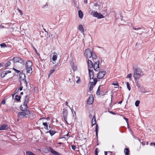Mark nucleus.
Masks as SVG:
<instances>
[{
  "label": "nucleus",
  "mask_w": 155,
  "mask_h": 155,
  "mask_svg": "<svg viewBox=\"0 0 155 155\" xmlns=\"http://www.w3.org/2000/svg\"><path fill=\"white\" fill-rule=\"evenodd\" d=\"M105 74V71H101L99 72L97 74V78L98 79H101L103 78Z\"/></svg>",
  "instance_id": "9d476101"
},
{
  "label": "nucleus",
  "mask_w": 155,
  "mask_h": 155,
  "mask_svg": "<svg viewBox=\"0 0 155 155\" xmlns=\"http://www.w3.org/2000/svg\"><path fill=\"white\" fill-rule=\"evenodd\" d=\"M84 3L85 4H87V0H84Z\"/></svg>",
  "instance_id": "603ef678"
},
{
  "label": "nucleus",
  "mask_w": 155,
  "mask_h": 155,
  "mask_svg": "<svg viewBox=\"0 0 155 155\" xmlns=\"http://www.w3.org/2000/svg\"><path fill=\"white\" fill-rule=\"evenodd\" d=\"M96 118L95 117V115H94L93 117H92V119L91 121V124L92 126L96 124Z\"/></svg>",
  "instance_id": "a211bd4d"
},
{
  "label": "nucleus",
  "mask_w": 155,
  "mask_h": 155,
  "mask_svg": "<svg viewBox=\"0 0 155 155\" xmlns=\"http://www.w3.org/2000/svg\"><path fill=\"white\" fill-rule=\"evenodd\" d=\"M13 69L17 73H18L20 72V71L19 70H17L16 69L13 68Z\"/></svg>",
  "instance_id": "ea45409f"
},
{
  "label": "nucleus",
  "mask_w": 155,
  "mask_h": 155,
  "mask_svg": "<svg viewBox=\"0 0 155 155\" xmlns=\"http://www.w3.org/2000/svg\"><path fill=\"white\" fill-rule=\"evenodd\" d=\"M94 64H93V68L94 70L96 71H98L100 70V68L99 67V60L97 61H94Z\"/></svg>",
  "instance_id": "0eeeda50"
},
{
  "label": "nucleus",
  "mask_w": 155,
  "mask_h": 155,
  "mask_svg": "<svg viewBox=\"0 0 155 155\" xmlns=\"http://www.w3.org/2000/svg\"><path fill=\"white\" fill-rule=\"evenodd\" d=\"M140 103V101H137L135 102V105L136 107L139 106V104Z\"/></svg>",
  "instance_id": "4c0bfd02"
},
{
  "label": "nucleus",
  "mask_w": 155,
  "mask_h": 155,
  "mask_svg": "<svg viewBox=\"0 0 155 155\" xmlns=\"http://www.w3.org/2000/svg\"><path fill=\"white\" fill-rule=\"evenodd\" d=\"M3 72L5 73V75L7 74L10 73L11 72L9 71H3Z\"/></svg>",
  "instance_id": "79ce46f5"
},
{
  "label": "nucleus",
  "mask_w": 155,
  "mask_h": 155,
  "mask_svg": "<svg viewBox=\"0 0 155 155\" xmlns=\"http://www.w3.org/2000/svg\"><path fill=\"white\" fill-rule=\"evenodd\" d=\"M20 94L21 95H22L23 94V92H21V93H20Z\"/></svg>",
  "instance_id": "680f3d73"
},
{
  "label": "nucleus",
  "mask_w": 155,
  "mask_h": 155,
  "mask_svg": "<svg viewBox=\"0 0 155 155\" xmlns=\"http://www.w3.org/2000/svg\"><path fill=\"white\" fill-rule=\"evenodd\" d=\"M68 102L67 101H66V102H65V105H67V106H68Z\"/></svg>",
  "instance_id": "13d9d810"
},
{
  "label": "nucleus",
  "mask_w": 155,
  "mask_h": 155,
  "mask_svg": "<svg viewBox=\"0 0 155 155\" xmlns=\"http://www.w3.org/2000/svg\"><path fill=\"white\" fill-rule=\"evenodd\" d=\"M126 84H127V88L129 90V91L131 89V87H130V84H129V82H126Z\"/></svg>",
  "instance_id": "f704fd0d"
},
{
  "label": "nucleus",
  "mask_w": 155,
  "mask_h": 155,
  "mask_svg": "<svg viewBox=\"0 0 155 155\" xmlns=\"http://www.w3.org/2000/svg\"><path fill=\"white\" fill-rule=\"evenodd\" d=\"M19 76L20 78L21 79H22V77H24V78H25V74H23L22 73H20L19 74Z\"/></svg>",
  "instance_id": "72a5a7b5"
},
{
  "label": "nucleus",
  "mask_w": 155,
  "mask_h": 155,
  "mask_svg": "<svg viewBox=\"0 0 155 155\" xmlns=\"http://www.w3.org/2000/svg\"><path fill=\"white\" fill-rule=\"evenodd\" d=\"M23 88V87L22 85V84L21 82L20 84V87L18 88V89H16L15 91V94H19L18 91H21L22 90V89Z\"/></svg>",
  "instance_id": "f3484780"
},
{
  "label": "nucleus",
  "mask_w": 155,
  "mask_h": 155,
  "mask_svg": "<svg viewBox=\"0 0 155 155\" xmlns=\"http://www.w3.org/2000/svg\"><path fill=\"white\" fill-rule=\"evenodd\" d=\"M54 155L52 154V155Z\"/></svg>",
  "instance_id": "338daca9"
},
{
  "label": "nucleus",
  "mask_w": 155,
  "mask_h": 155,
  "mask_svg": "<svg viewBox=\"0 0 155 155\" xmlns=\"http://www.w3.org/2000/svg\"><path fill=\"white\" fill-rule=\"evenodd\" d=\"M132 74L130 73L128 74L127 77V78H130L132 77Z\"/></svg>",
  "instance_id": "a18cd8bd"
},
{
  "label": "nucleus",
  "mask_w": 155,
  "mask_h": 155,
  "mask_svg": "<svg viewBox=\"0 0 155 155\" xmlns=\"http://www.w3.org/2000/svg\"><path fill=\"white\" fill-rule=\"evenodd\" d=\"M89 77L91 81H94V85H95L97 82V80L96 78H94V71L92 70L89 69Z\"/></svg>",
  "instance_id": "39448f33"
},
{
  "label": "nucleus",
  "mask_w": 155,
  "mask_h": 155,
  "mask_svg": "<svg viewBox=\"0 0 155 155\" xmlns=\"http://www.w3.org/2000/svg\"><path fill=\"white\" fill-rule=\"evenodd\" d=\"M144 73L140 68H137L134 71L133 77L135 81L139 79L140 78L144 75Z\"/></svg>",
  "instance_id": "f257e3e1"
},
{
  "label": "nucleus",
  "mask_w": 155,
  "mask_h": 155,
  "mask_svg": "<svg viewBox=\"0 0 155 155\" xmlns=\"http://www.w3.org/2000/svg\"><path fill=\"white\" fill-rule=\"evenodd\" d=\"M59 144H62V143H59Z\"/></svg>",
  "instance_id": "e2e57ef3"
},
{
  "label": "nucleus",
  "mask_w": 155,
  "mask_h": 155,
  "mask_svg": "<svg viewBox=\"0 0 155 155\" xmlns=\"http://www.w3.org/2000/svg\"><path fill=\"white\" fill-rule=\"evenodd\" d=\"M93 53L89 48L86 49L84 51V55L87 58H90L91 57Z\"/></svg>",
  "instance_id": "423d86ee"
},
{
  "label": "nucleus",
  "mask_w": 155,
  "mask_h": 155,
  "mask_svg": "<svg viewBox=\"0 0 155 155\" xmlns=\"http://www.w3.org/2000/svg\"><path fill=\"white\" fill-rule=\"evenodd\" d=\"M78 28L79 30L81 32V33H84V29L83 27L81 25H79Z\"/></svg>",
  "instance_id": "6ab92c4d"
},
{
  "label": "nucleus",
  "mask_w": 155,
  "mask_h": 155,
  "mask_svg": "<svg viewBox=\"0 0 155 155\" xmlns=\"http://www.w3.org/2000/svg\"><path fill=\"white\" fill-rule=\"evenodd\" d=\"M93 15L95 17H97L100 18H103V16L100 13H98L96 12L94 13Z\"/></svg>",
  "instance_id": "ddd939ff"
},
{
  "label": "nucleus",
  "mask_w": 155,
  "mask_h": 155,
  "mask_svg": "<svg viewBox=\"0 0 155 155\" xmlns=\"http://www.w3.org/2000/svg\"><path fill=\"white\" fill-rule=\"evenodd\" d=\"M150 145H155V142L154 143H151L150 144Z\"/></svg>",
  "instance_id": "3c124183"
},
{
  "label": "nucleus",
  "mask_w": 155,
  "mask_h": 155,
  "mask_svg": "<svg viewBox=\"0 0 155 155\" xmlns=\"http://www.w3.org/2000/svg\"><path fill=\"white\" fill-rule=\"evenodd\" d=\"M21 80L22 81L24 84H25V86L27 87V83L25 80V78H22V79H21Z\"/></svg>",
  "instance_id": "a878e982"
},
{
  "label": "nucleus",
  "mask_w": 155,
  "mask_h": 155,
  "mask_svg": "<svg viewBox=\"0 0 155 155\" xmlns=\"http://www.w3.org/2000/svg\"><path fill=\"white\" fill-rule=\"evenodd\" d=\"M10 62L9 61H7L5 64V67H7L9 66L10 65Z\"/></svg>",
  "instance_id": "e433bc0d"
},
{
  "label": "nucleus",
  "mask_w": 155,
  "mask_h": 155,
  "mask_svg": "<svg viewBox=\"0 0 155 155\" xmlns=\"http://www.w3.org/2000/svg\"><path fill=\"white\" fill-rule=\"evenodd\" d=\"M45 119V117L41 118H40L39 120H42V119Z\"/></svg>",
  "instance_id": "bf43d9fd"
},
{
  "label": "nucleus",
  "mask_w": 155,
  "mask_h": 155,
  "mask_svg": "<svg viewBox=\"0 0 155 155\" xmlns=\"http://www.w3.org/2000/svg\"><path fill=\"white\" fill-rule=\"evenodd\" d=\"M13 60L14 62H18L20 63H22L23 62V60L19 57H15L13 58Z\"/></svg>",
  "instance_id": "1a4fd4ad"
},
{
  "label": "nucleus",
  "mask_w": 155,
  "mask_h": 155,
  "mask_svg": "<svg viewBox=\"0 0 155 155\" xmlns=\"http://www.w3.org/2000/svg\"><path fill=\"white\" fill-rule=\"evenodd\" d=\"M32 63L30 61H27L25 64V67L26 71V72L27 73H31L32 72Z\"/></svg>",
  "instance_id": "7ed1b4c3"
},
{
  "label": "nucleus",
  "mask_w": 155,
  "mask_h": 155,
  "mask_svg": "<svg viewBox=\"0 0 155 155\" xmlns=\"http://www.w3.org/2000/svg\"><path fill=\"white\" fill-rule=\"evenodd\" d=\"M56 132L54 130H50L48 132H47V133H49L51 136H52L56 133Z\"/></svg>",
  "instance_id": "b1692460"
},
{
  "label": "nucleus",
  "mask_w": 155,
  "mask_h": 155,
  "mask_svg": "<svg viewBox=\"0 0 155 155\" xmlns=\"http://www.w3.org/2000/svg\"><path fill=\"white\" fill-rule=\"evenodd\" d=\"M70 64H71V67L72 66H73V65H74V62L72 60L71 61V63H70Z\"/></svg>",
  "instance_id": "09e8293b"
},
{
  "label": "nucleus",
  "mask_w": 155,
  "mask_h": 155,
  "mask_svg": "<svg viewBox=\"0 0 155 155\" xmlns=\"http://www.w3.org/2000/svg\"><path fill=\"white\" fill-rule=\"evenodd\" d=\"M89 85H90L89 90H90V91H91L93 89V87L94 86V81H91L90 80V83H89Z\"/></svg>",
  "instance_id": "dca6fc26"
},
{
  "label": "nucleus",
  "mask_w": 155,
  "mask_h": 155,
  "mask_svg": "<svg viewBox=\"0 0 155 155\" xmlns=\"http://www.w3.org/2000/svg\"><path fill=\"white\" fill-rule=\"evenodd\" d=\"M21 97L16 95L15 96V99L18 101H20Z\"/></svg>",
  "instance_id": "bb28decb"
},
{
  "label": "nucleus",
  "mask_w": 155,
  "mask_h": 155,
  "mask_svg": "<svg viewBox=\"0 0 155 155\" xmlns=\"http://www.w3.org/2000/svg\"><path fill=\"white\" fill-rule=\"evenodd\" d=\"M91 57L93 59V60L94 62V61H97V60H98L97 59V56L94 53H92Z\"/></svg>",
  "instance_id": "aec40b11"
},
{
  "label": "nucleus",
  "mask_w": 155,
  "mask_h": 155,
  "mask_svg": "<svg viewBox=\"0 0 155 155\" xmlns=\"http://www.w3.org/2000/svg\"><path fill=\"white\" fill-rule=\"evenodd\" d=\"M110 113L111 114H115V113L113 112H112V111H110Z\"/></svg>",
  "instance_id": "5fc2aeb1"
},
{
  "label": "nucleus",
  "mask_w": 155,
  "mask_h": 155,
  "mask_svg": "<svg viewBox=\"0 0 155 155\" xmlns=\"http://www.w3.org/2000/svg\"><path fill=\"white\" fill-rule=\"evenodd\" d=\"M0 45L1 48H5L7 47V45L5 43L1 44Z\"/></svg>",
  "instance_id": "2f4dec72"
},
{
  "label": "nucleus",
  "mask_w": 155,
  "mask_h": 155,
  "mask_svg": "<svg viewBox=\"0 0 155 155\" xmlns=\"http://www.w3.org/2000/svg\"><path fill=\"white\" fill-rule=\"evenodd\" d=\"M49 124L48 123H47L46 122H43L42 123V124L44 126V128L46 130H48V124Z\"/></svg>",
  "instance_id": "4be33fe9"
},
{
  "label": "nucleus",
  "mask_w": 155,
  "mask_h": 155,
  "mask_svg": "<svg viewBox=\"0 0 155 155\" xmlns=\"http://www.w3.org/2000/svg\"><path fill=\"white\" fill-rule=\"evenodd\" d=\"M98 149L97 148H96L95 149V155H98Z\"/></svg>",
  "instance_id": "58836bf2"
},
{
  "label": "nucleus",
  "mask_w": 155,
  "mask_h": 155,
  "mask_svg": "<svg viewBox=\"0 0 155 155\" xmlns=\"http://www.w3.org/2000/svg\"><path fill=\"white\" fill-rule=\"evenodd\" d=\"M124 118L126 121L127 122V121L128 120V119L127 118H126V117H124Z\"/></svg>",
  "instance_id": "6e6d98bb"
},
{
  "label": "nucleus",
  "mask_w": 155,
  "mask_h": 155,
  "mask_svg": "<svg viewBox=\"0 0 155 155\" xmlns=\"http://www.w3.org/2000/svg\"><path fill=\"white\" fill-rule=\"evenodd\" d=\"M95 131H96V136L97 137L98 136V125L97 124H96V127H95Z\"/></svg>",
  "instance_id": "c85d7f7f"
},
{
  "label": "nucleus",
  "mask_w": 155,
  "mask_h": 155,
  "mask_svg": "<svg viewBox=\"0 0 155 155\" xmlns=\"http://www.w3.org/2000/svg\"><path fill=\"white\" fill-rule=\"evenodd\" d=\"M122 101H120L119 102V104H121V103H122Z\"/></svg>",
  "instance_id": "052dcab7"
},
{
  "label": "nucleus",
  "mask_w": 155,
  "mask_h": 155,
  "mask_svg": "<svg viewBox=\"0 0 155 155\" xmlns=\"http://www.w3.org/2000/svg\"><path fill=\"white\" fill-rule=\"evenodd\" d=\"M132 28L135 30H137L139 29H142L143 28V27L140 26H137L136 27H134V26H132Z\"/></svg>",
  "instance_id": "5701e85b"
},
{
  "label": "nucleus",
  "mask_w": 155,
  "mask_h": 155,
  "mask_svg": "<svg viewBox=\"0 0 155 155\" xmlns=\"http://www.w3.org/2000/svg\"><path fill=\"white\" fill-rule=\"evenodd\" d=\"M4 63L3 62H2L0 63V69H1L3 67Z\"/></svg>",
  "instance_id": "49530a36"
},
{
  "label": "nucleus",
  "mask_w": 155,
  "mask_h": 155,
  "mask_svg": "<svg viewBox=\"0 0 155 155\" xmlns=\"http://www.w3.org/2000/svg\"><path fill=\"white\" fill-rule=\"evenodd\" d=\"M71 148H72V149H73L74 150H75L76 148V146H75V145H72L71 146Z\"/></svg>",
  "instance_id": "37998d69"
},
{
  "label": "nucleus",
  "mask_w": 155,
  "mask_h": 155,
  "mask_svg": "<svg viewBox=\"0 0 155 155\" xmlns=\"http://www.w3.org/2000/svg\"><path fill=\"white\" fill-rule=\"evenodd\" d=\"M8 127L7 125L4 124L0 126V130H6L8 129Z\"/></svg>",
  "instance_id": "4468645a"
},
{
  "label": "nucleus",
  "mask_w": 155,
  "mask_h": 155,
  "mask_svg": "<svg viewBox=\"0 0 155 155\" xmlns=\"http://www.w3.org/2000/svg\"><path fill=\"white\" fill-rule=\"evenodd\" d=\"M17 10H18V12L20 13L21 15H23V13L22 11L20 9L18 8Z\"/></svg>",
  "instance_id": "c03bdc74"
},
{
  "label": "nucleus",
  "mask_w": 155,
  "mask_h": 155,
  "mask_svg": "<svg viewBox=\"0 0 155 155\" xmlns=\"http://www.w3.org/2000/svg\"><path fill=\"white\" fill-rule=\"evenodd\" d=\"M87 65L89 68H93V64L92 61L88 59L87 61Z\"/></svg>",
  "instance_id": "2eb2a0df"
},
{
  "label": "nucleus",
  "mask_w": 155,
  "mask_h": 155,
  "mask_svg": "<svg viewBox=\"0 0 155 155\" xmlns=\"http://www.w3.org/2000/svg\"><path fill=\"white\" fill-rule=\"evenodd\" d=\"M78 81H79V80H78L77 81V82H78Z\"/></svg>",
  "instance_id": "69168bd1"
},
{
  "label": "nucleus",
  "mask_w": 155,
  "mask_h": 155,
  "mask_svg": "<svg viewBox=\"0 0 155 155\" xmlns=\"http://www.w3.org/2000/svg\"><path fill=\"white\" fill-rule=\"evenodd\" d=\"M30 114V112L29 110L22 111L18 112L17 114L18 119H22L26 118L27 116Z\"/></svg>",
  "instance_id": "f03ea898"
},
{
  "label": "nucleus",
  "mask_w": 155,
  "mask_h": 155,
  "mask_svg": "<svg viewBox=\"0 0 155 155\" xmlns=\"http://www.w3.org/2000/svg\"><path fill=\"white\" fill-rule=\"evenodd\" d=\"M5 102L4 100H3L2 101V104H5Z\"/></svg>",
  "instance_id": "8fccbe9b"
},
{
  "label": "nucleus",
  "mask_w": 155,
  "mask_h": 155,
  "mask_svg": "<svg viewBox=\"0 0 155 155\" xmlns=\"http://www.w3.org/2000/svg\"><path fill=\"white\" fill-rule=\"evenodd\" d=\"M89 117L90 118H91L92 117V115L91 114H90L89 115Z\"/></svg>",
  "instance_id": "864d4df0"
},
{
  "label": "nucleus",
  "mask_w": 155,
  "mask_h": 155,
  "mask_svg": "<svg viewBox=\"0 0 155 155\" xmlns=\"http://www.w3.org/2000/svg\"><path fill=\"white\" fill-rule=\"evenodd\" d=\"M26 155H35L34 154L31 152L29 151H26Z\"/></svg>",
  "instance_id": "cd10ccee"
},
{
  "label": "nucleus",
  "mask_w": 155,
  "mask_h": 155,
  "mask_svg": "<svg viewBox=\"0 0 155 155\" xmlns=\"http://www.w3.org/2000/svg\"><path fill=\"white\" fill-rule=\"evenodd\" d=\"M69 133H68L66 135L67 136H68V135Z\"/></svg>",
  "instance_id": "0e129e2a"
},
{
  "label": "nucleus",
  "mask_w": 155,
  "mask_h": 155,
  "mask_svg": "<svg viewBox=\"0 0 155 155\" xmlns=\"http://www.w3.org/2000/svg\"><path fill=\"white\" fill-rule=\"evenodd\" d=\"M57 54H54L53 56L52 59L53 61H55L57 59V56L56 55Z\"/></svg>",
  "instance_id": "7c9ffc66"
},
{
  "label": "nucleus",
  "mask_w": 155,
  "mask_h": 155,
  "mask_svg": "<svg viewBox=\"0 0 155 155\" xmlns=\"http://www.w3.org/2000/svg\"><path fill=\"white\" fill-rule=\"evenodd\" d=\"M63 117L64 120L65 121L66 123L68 124H68L67 122V117L68 114V110L66 109H63Z\"/></svg>",
  "instance_id": "6e6552de"
},
{
  "label": "nucleus",
  "mask_w": 155,
  "mask_h": 155,
  "mask_svg": "<svg viewBox=\"0 0 155 155\" xmlns=\"http://www.w3.org/2000/svg\"><path fill=\"white\" fill-rule=\"evenodd\" d=\"M107 151H104V155H107Z\"/></svg>",
  "instance_id": "4d7b16f0"
},
{
  "label": "nucleus",
  "mask_w": 155,
  "mask_h": 155,
  "mask_svg": "<svg viewBox=\"0 0 155 155\" xmlns=\"http://www.w3.org/2000/svg\"><path fill=\"white\" fill-rule=\"evenodd\" d=\"M28 101V96L25 97L23 105H21L20 107V109L21 111L28 110H27L28 108L27 104Z\"/></svg>",
  "instance_id": "20e7f679"
},
{
  "label": "nucleus",
  "mask_w": 155,
  "mask_h": 155,
  "mask_svg": "<svg viewBox=\"0 0 155 155\" xmlns=\"http://www.w3.org/2000/svg\"><path fill=\"white\" fill-rule=\"evenodd\" d=\"M71 68L74 71H76L77 70V67L75 64L71 66Z\"/></svg>",
  "instance_id": "473e14b6"
},
{
  "label": "nucleus",
  "mask_w": 155,
  "mask_h": 155,
  "mask_svg": "<svg viewBox=\"0 0 155 155\" xmlns=\"http://www.w3.org/2000/svg\"><path fill=\"white\" fill-rule=\"evenodd\" d=\"M100 86L97 91L96 92V94L97 95H99L100 94Z\"/></svg>",
  "instance_id": "c9c22d12"
},
{
  "label": "nucleus",
  "mask_w": 155,
  "mask_h": 155,
  "mask_svg": "<svg viewBox=\"0 0 155 155\" xmlns=\"http://www.w3.org/2000/svg\"><path fill=\"white\" fill-rule=\"evenodd\" d=\"M94 100V98L93 96L92 95H91L88 98L87 101V103L89 105L93 103Z\"/></svg>",
  "instance_id": "9b49d317"
},
{
  "label": "nucleus",
  "mask_w": 155,
  "mask_h": 155,
  "mask_svg": "<svg viewBox=\"0 0 155 155\" xmlns=\"http://www.w3.org/2000/svg\"><path fill=\"white\" fill-rule=\"evenodd\" d=\"M130 150L128 148H125L124 150V152L125 155H129L130 153Z\"/></svg>",
  "instance_id": "412c9836"
},
{
  "label": "nucleus",
  "mask_w": 155,
  "mask_h": 155,
  "mask_svg": "<svg viewBox=\"0 0 155 155\" xmlns=\"http://www.w3.org/2000/svg\"><path fill=\"white\" fill-rule=\"evenodd\" d=\"M112 84V85H114V86H116V87H115V88H117V87H119V85H118V83L117 82V81H116L115 82V83H113Z\"/></svg>",
  "instance_id": "c756f323"
},
{
  "label": "nucleus",
  "mask_w": 155,
  "mask_h": 155,
  "mask_svg": "<svg viewBox=\"0 0 155 155\" xmlns=\"http://www.w3.org/2000/svg\"><path fill=\"white\" fill-rule=\"evenodd\" d=\"M78 16L79 17L81 18H82L83 16V14L81 10H79L78 11Z\"/></svg>",
  "instance_id": "393cba45"
},
{
  "label": "nucleus",
  "mask_w": 155,
  "mask_h": 155,
  "mask_svg": "<svg viewBox=\"0 0 155 155\" xmlns=\"http://www.w3.org/2000/svg\"><path fill=\"white\" fill-rule=\"evenodd\" d=\"M49 149L51 152L55 155H62L61 153L54 150L51 147H49Z\"/></svg>",
  "instance_id": "f8f14e48"
},
{
  "label": "nucleus",
  "mask_w": 155,
  "mask_h": 155,
  "mask_svg": "<svg viewBox=\"0 0 155 155\" xmlns=\"http://www.w3.org/2000/svg\"><path fill=\"white\" fill-rule=\"evenodd\" d=\"M55 71V69H54L51 70L50 71V74H52L53 73H54V72Z\"/></svg>",
  "instance_id": "de8ad7c7"
},
{
  "label": "nucleus",
  "mask_w": 155,
  "mask_h": 155,
  "mask_svg": "<svg viewBox=\"0 0 155 155\" xmlns=\"http://www.w3.org/2000/svg\"><path fill=\"white\" fill-rule=\"evenodd\" d=\"M5 75V73L4 72H2L1 74V76L2 78H3Z\"/></svg>",
  "instance_id": "a19ab883"
}]
</instances>
